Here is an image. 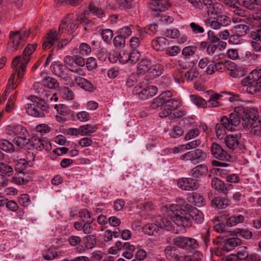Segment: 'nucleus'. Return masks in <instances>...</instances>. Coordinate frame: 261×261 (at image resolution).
Returning a JSON list of instances; mask_svg holds the SVG:
<instances>
[{
    "label": "nucleus",
    "instance_id": "e433bc0d",
    "mask_svg": "<svg viewBox=\"0 0 261 261\" xmlns=\"http://www.w3.org/2000/svg\"><path fill=\"white\" fill-rule=\"evenodd\" d=\"M249 27L246 24L240 23L233 27L231 31L233 33L237 34L239 36H244L249 31Z\"/></svg>",
    "mask_w": 261,
    "mask_h": 261
},
{
    "label": "nucleus",
    "instance_id": "2f4dec72",
    "mask_svg": "<svg viewBox=\"0 0 261 261\" xmlns=\"http://www.w3.org/2000/svg\"><path fill=\"white\" fill-rule=\"evenodd\" d=\"M222 118H226L227 119L228 122H226V123L229 125V127H231L230 131L234 130V127L238 126L241 122L239 117L236 113H231L228 117L225 116Z\"/></svg>",
    "mask_w": 261,
    "mask_h": 261
},
{
    "label": "nucleus",
    "instance_id": "473e14b6",
    "mask_svg": "<svg viewBox=\"0 0 261 261\" xmlns=\"http://www.w3.org/2000/svg\"><path fill=\"white\" fill-rule=\"evenodd\" d=\"M244 113L243 122L247 121V120H254L259 118L257 111L253 108H246L244 109Z\"/></svg>",
    "mask_w": 261,
    "mask_h": 261
},
{
    "label": "nucleus",
    "instance_id": "72a5a7b5",
    "mask_svg": "<svg viewBox=\"0 0 261 261\" xmlns=\"http://www.w3.org/2000/svg\"><path fill=\"white\" fill-rule=\"evenodd\" d=\"M89 12L85 11L83 13H86L87 18L90 16H95L99 18H102L105 17V13L101 9L94 6L93 4H90L89 6Z\"/></svg>",
    "mask_w": 261,
    "mask_h": 261
},
{
    "label": "nucleus",
    "instance_id": "7c9ffc66",
    "mask_svg": "<svg viewBox=\"0 0 261 261\" xmlns=\"http://www.w3.org/2000/svg\"><path fill=\"white\" fill-rule=\"evenodd\" d=\"M241 240L238 238H230L224 243L222 250L229 252L233 250L236 247L240 245Z\"/></svg>",
    "mask_w": 261,
    "mask_h": 261
},
{
    "label": "nucleus",
    "instance_id": "4d7b16f0",
    "mask_svg": "<svg viewBox=\"0 0 261 261\" xmlns=\"http://www.w3.org/2000/svg\"><path fill=\"white\" fill-rule=\"evenodd\" d=\"M26 113L33 117H38L37 116L39 115L38 112L35 107V103H27L24 106Z\"/></svg>",
    "mask_w": 261,
    "mask_h": 261
},
{
    "label": "nucleus",
    "instance_id": "7ed1b4c3",
    "mask_svg": "<svg viewBox=\"0 0 261 261\" xmlns=\"http://www.w3.org/2000/svg\"><path fill=\"white\" fill-rule=\"evenodd\" d=\"M241 84L246 86L248 93L254 94L261 90V69L254 70L243 79Z\"/></svg>",
    "mask_w": 261,
    "mask_h": 261
},
{
    "label": "nucleus",
    "instance_id": "aec40b11",
    "mask_svg": "<svg viewBox=\"0 0 261 261\" xmlns=\"http://www.w3.org/2000/svg\"><path fill=\"white\" fill-rule=\"evenodd\" d=\"M226 122H228L226 118H221L220 123H217L215 126V132L217 138L219 139H222L226 134V129L230 130L231 127L227 125Z\"/></svg>",
    "mask_w": 261,
    "mask_h": 261
},
{
    "label": "nucleus",
    "instance_id": "58836bf2",
    "mask_svg": "<svg viewBox=\"0 0 261 261\" xmlns=\"http://www.w3.org/2000/svg\"><path fill=\"white\" fill-rule=\"evenodd\" d=\"M79 216L83 222L93 223L94 218L92 217L93 214L86 208L81 210L79 212Z\"/></svg>",
    "mask_w": 261,
    "mask_h": 261
},
{
    "label": "nucleus",
    "instance_id": "ea45409f",
    "mask_svg": "<svg viewBox=\"0 0 261 261\" xmlns=\"http://www.w3.org/2000/svg\"><path fill=\"white\" fill-rule=\"evenodd\" d=\"M41 84L42 85V87H45L50 89H56L59 87L57 81L49 76L43 78Z\"/></svg>",
    "mask_w": 261,
    "mask_h": 261
},
{
    "label": "nucleus",
    "instance_id": "13d9d810",
    "mask_svg": "<svg viewBox=\"0 0 261 261\" xmlns=\"http://www.w3.org/2000/svg\"><path fill=\"white\" fill-rule=\"evenodd\" d=\"M223 174H225L226 180L228 182L237 183L240 180V178L237 174L231 173L228 174L226 170H222Z\"/></svg>",
    "mask_w": 261,
    "mask_h": 261
},
{
    "label": "nucleus",
    "instance_id": "6e6552de",
    "mask_svg": "<svg viewBox=\"0 0 261 261\" xmlns=\"http://www.w3.org/2000/svg\"><path fill=\"white\" fill-rule=\"evenodd\" d=\"M212 155L214 158L222 161H233V157L227 152L219 144L213 142L210 146Z\"/></svg>",
    "mask_w": 261,
    "mask_h": 261
},
{
    "label": "nucleus",
    "instance_id": "de8ad7c7",
    "mask_svg": "<svg viewBox=\"0 0 261 261\" xmlns=\"http://www.w3.org/2000/svg\"><path fill=\"white\" fill-rule=\"evenodd\" d=\"M0 148L7 153H12L15 150L13 143L6 139L0 140Z\"/></svg>",
    "mask_w": 261,
    "mask_h": 261
},
{
    "label": "nucleus",
    "instance_id": "bb28decb",
    "mask_svg": "<svg viewBox=\"0 0 261 261\" xmlns=\"http://www.w3.org/2000/svg\"><path fill=\"white\" fill-rule=\"evenodd\" d=\"M74 81L77 86L86 91L90 92L94 88L93 85L90 81L80 76H75Z\"/></svg>",
    "mask_w": 261,
    "mask_h": 261
},
{
    "label": "nucleus",
    "instance_id": "4be33fe9",
    "mask_svg": "<svg viewBox=\"0 0 261 261\" xmlns=\"http://www.w3.org/2000/svg\"><path fill=\"white\" fill-rule=\"evenodd\" d=\"M211 186L219 192L226 194L231 188V185H228L227 186L222 180L218 178L213 177L211 180Z\"/></svg>",
    "mask_w": 261,
    "mask_h": 261
},
{
    "label": "nucleus",
    "instance_id": "ddd939ff",
    "mask_svg": "<svg viewBox=\"0 0 261 261\" xmlns=\"http://www.w3.org/2000/svg\"><path fill=\"white\" fill-rule=\"evenodd\" d=\"M240 133L229 134L224 139V143L230 150H234L240 147Z\"/></svg>",
    "mask_w": 261,
    "mask_h": 261
},
{
    "label": "nucleus",
    "instance_id": "69168bd1",
    "mask_svg": "<svg viewBox=\"0 0 261 261\" xmlns=\"http://www.w3.org/2000/svg\"><path fill=\"white\" fill-rule=\"evenodd\" d=\"M134 29L133 25H129L122 28L119 30V34L125 38H128L132 33V30Z\"/></svg>",
    "mask_w": 261,
    "mask_h": 261
},
{
    "label": "nucleus",
    "instance_id": "1a4fd4ad",
    "mask_svg": "<svg viewBox=\"0 0 261 261\" xmlns=\"http://www.w3.org/2000/svg\"><path fill=\"white\" fill-rule=\"evenodd\" d=\"M30 61V58L20 55L16 57L12 62V67L19 79L23 77L26 66Z\"/></svg>",
    "mask_w": 261,
    "mask_h": 261
},
{
    "label": "nucleus",
    "instance_id": "052dcab7",
    "mask_svg": "<svg viewBox=\"0 0 261 261\" xmlns=\"http://www.w3.org/2000/svg\"><path fill=\"white\" fill-rule=\"evenodd\" d=\"M223 13H221L220 16H218L215 18L217 19L221 27H226L230 25L231 22V19L227 16L223 15Z\"/></svg>",
    "mask_w": 261,
    "mask_h": 261
},
{
    "label": "nucleus",
    "instance_id": "393cba45",
    "mask_svg": "<svg viewBox=\"0 0 261 261\" xmlns=\"http://www.w3.org/2000/svg\"><path fill=\"white\" fill-rule=\"evenodd\" d=\"M250 36L254 40L251 42V46L255 51L261 53V45L257 41L261 42V29H258L256 32L252 31L250 33Z\"/></svg>",
    "mask_w": 261,
    "mask_h": 261
},
{
    "label": "nucleus",
    "instance_id": "0eeeda50",
    "mask_svg": "<svg viewBox=\"0 0 261 261\" xmlns=\"http://www.w3.org/2000/svg\"><path fill=\"white\" fill-rule=\"evenodd\" d=\"M150 7L152 15L153 16L155 20L161 24H166L173 22V17L168 15L165 12V10L167 9L166 2L163 7L162 6H152L150 5Z\"/></svg>",
    "mask_w": 261,
    "mask_h": 261
},
{
    "label": "nucleus",
    "instance_id": "79ce46f5",
    "mask_svg": "<svg viewBox=\"0 0 261 261\" xmlns=\"http://www.w3.org/2000/svg\"><path fill=\"white\" fill-rule=\"evenodd\" d=\"M96 130L97 126L95 125L88 124L80 126V135L82 136L90 135L96 132Z\"/></svg>",
    "mask_w": 261,
    "mask_h": 261
},
{
    "label": "nucleus",
    "instance_id": "412c9836",
    "mask_svg": "<svg viewBox=\"0 0 261 261\" xmlns=\"http://www.w3.org/2000/svg\"><path fill=\"white\" fill-rule=\"evenodd\" d=\"M208 173V168L205 164L198 165L190 171V174L195 179L205 176Z\"/></svg>",
    "mask_w": 261,
    "mask_h": 261
},
{
    "label": "nucleus",
    "instance_id": "338daca9",
    "mask_svg": "<svg viewBox=\"0 0 261 261\" xmlns=\"http://www.w3.org/2000/svg\"><path fill=\"white\" fill-rule=\"evenodd\" d=\"M79 51L80 54L83 56H88L91 53V48L90 46L86 43H82L79 46Z\"/></svg>",
    "mask_w": 261,
    "mask_h": 261
},
{
    "label": "nucleus",
    "instance_id": "e2e57ef3",
    "mask_svg": "<svg viewBox=\"0 0 261 261\" xmlns=\"http://www.w3.org/2000/svg\"><path fill=\"white\" fill-rule=\"evenodd\" d=\"M199 76V72L196 69H191L185 73L187 80L192 81L196 80Z\"/></svg>",
    "mask_w": 261,
    "mask_h": 261
},
{
    "label": "nucleus",
    "instance_id": "b1692460",
    "mask_svg": "<svg viewBox=\"0 0 261 261\" xmlns=\"http://www.w3.org/2000/svg\"><path fill=\"white\" fill-rule=\"evenodd\" d=\"M168 42V40L165 37H158L152 40L151 46L156 51H163L165 50Z\"/></svg>",
    "mask_w": 261,
    "mask_h": 261
},
{
    "label": "nucleus",
    "instance_id": "6ab92c4d",
    "mask_svg": "<svg viewBox=\"0 0 261 261\" xmlns=\"http://www.w3.org/2000/svg\"><path fill=\"white\" fill-rule=\"evenodd\" d=\"M32 177L26 172L18 171L15 173L11 179V181L18 185L27 184L31 180Z\"/></svg>",
    "mask_w": 261,
    "mask_h": 261
},
{
    "label": "nucleus",
    "instance_id": "49530a36",
    "mask_svg": "<svg viewBox=\"0 0 261 261\" xmlns=\"http://www.w3.org/2000/svg\"><path fill=\"white\" fill-rule=\"evenodd\" d=\"M213 205H215L216 207L220 209L225 208L229 205V200L226 198L220 197H215L212 201Z\"/></svg>",
    "mask_w": 261,
    "mask_h": 261
},
{
    "label": "nucleus",
    "instance_id": "f03ea898",
    "mask_svg": "<svg viewBox=\"0 0 261 261\" xmlns=\"http://www.w3.org/2000/svg\"><path fill=\"white\" fill-rule=\"evenodd\" d=\"M6 131L8 135L15 136L13 142L20 148H23L27 145L30 134L24 126L19 124L8 125Z\"/></svg>",
    "mask_w": 261,
    "mask_h": 261
},
{
    "label": "nucleus",
    "instance_id": "f8f14e48",
    "mask_svg": "<svg viewBox=\"0 0 261 261\" xmlns=\"http://www.w3.org/2000/svg\"><path fill=\"white\" fill-rule=\"evenodd\" d=\"M179 188L185 191H194L199 187V184L193 177H183L178 179L177 182Z\"/></svg>",
    "mask_w": 261,
    "mask_h": 261
},
{
    "label": "nucleus",
    "instance_id": "9d476101",
    "mask_svg": "<svg viewBox=\"0 0 261 261\" xmlns=\"http://www.w3.org/2000/svg\"><path fill=\"white\" fill-rule=\"evenodd\" d=\"M28 99L35 103L36 110L38 112V113H39L37 116L38 117H43L46 114L48 113V106L44 99L34 95L29 96Z\"/></svg>",
    "mask_w": 261,
    "mask_h": 261
},
{
    "label": "nucleus",
    "instance_id": "5701e85b",
    "mask_svg": "<svg viewBox=\"0 0 261 261\" xmlns=\"http://www.w3.org/2000/svg\"><path fill=\"white\" fill-rule=\"evenodd\" d=\"M225 4L229 7L234 9V13L237 15L245 16V11L241 8V2L239 0H224Z\"/></svg>",
    "mask_w": 261,
    "mask_h": 261
},
{
    "label": "nucleus",
    "instance_id": "f3484780",
    "mask_svg": "<svg viewBox=\"0 0 261 261\" xmlns=\"http://www.w3.org/2000/svg\"><path fill=\"white\" fill-rule=\"evenodd\" d=\"M184 207L189 212L190 218H192L196 223H201L203 222V215L201 211L188 203L185 204Z\"/></svg>",
    "mask_w": 261,
    "mask_h": 261
},
{
    "label": "nucleus",
    "instance_id": "c03bdc74",
    "mask_svg": "<svg viewBox=\"0 0 261 261\" xmlns=\"http://www.w3.org/2000/svg\"><path fill=\"white\" fill-rule=\"evenodd\" d=\"M83 243L86 249H92L96 244L95 237L91 234L87 235L83 237Z\"/></svg>",
    "mask_w": 261,
    "mask_h": 261
},
{
    "label": "nucleus",
    "instance_id": "603ef678",
    "mask_svg": "<svg viewBox=\"0 0 261 261\" xmlns=\"http://www.w3.org/2000/svg\"><path fill=\"white\" fill-rule=\"evenodd\" d=\"M0 172L8 176H10L13 175L14 171L12 166L4 162H1Z\"/></svg>",
    "mask_w": 261,
    "mask_h": 261
},
{
    "label": "nucleus",
    "instance_id": "4468645a",
    "mask_svg": "<svg viewBox=\"0 0 261 261\" xmlns=\"http://www.w3.org/2000/svg\"><path fill=\"white\" fill-rule=\"evenodd\" d=\"M172 93L170 91L163 92L158 97L155 98L152 102L150 107L155 109L159 107H162L171 99Z\"/></svg>",
    "mask_w": 261,
    "mask_h": 261
},
{
    "label": "nucleus",
    "instance_id": "20e7f679",
    "mask_svg": "<svg viewBox=\"0 0 261 261\" xmlns=\"http://www.w3.org/2000/svg\"><path fill=\"white\" fill-rule=\"evenodd\" d=\"M64 63L69 71L79 74L80 76H85V72L81 68L85 65V60L80 55L66 56L63 59Z\"/></svg>",
    "mask_w": 261,
    "mask_h": 261
},
{
    "label": "nucleus",
    "instance_id": "39448f33",
    "mask_svg": "<svg viewBox=\"0 0 261 261\" xmlns=\"http://www.w3.org/2000/svg\"><path fill=\"white\" fill-rule=\"evenodd\" d=\"M29 35L27 31L11 32L10 33V41L8 43L7 50L12 53L21 48L25 41V38Z\"/></svg>",
    "mask_w": 261,
    "mask_h": 261
},
{
    "label": "nucleus",
    "instance_id": "a211bd4d",
    "mask_svg": "<svg viewBox=\"0 0 261 261\" xmlns=\"http://www.w3.org/2000/svg\"><path fill=\"white\" fill-rule=\"evenodd\" d=\"M62 34L58 33L53 30H50L48 32L42 44V47L44 49L50 48L54 44L56 40H57Z\"/></svg>",
    "mask_w": 261,
    "mask_h": 261
},
{
    "label": "nucleus",
    "instance_id": "a878e982",
    "mask_svg": "<svg viewBox=\"0 0 261 261\" xmlns=\"http://www.w3.org/2000/svg\"><path fill=\"white\" fill-rule=\"evenodd\" d=\"M225 61L213 60V63L209 66L207 71V74L212 75L215 72V71L223 72L225 71Z\"/></svg>",
    "mask_w": 261,
    "mask_h": 261
},
{
    "label": "nucleus",
    "instance_id": "5fc2aeb1",
    "mask_svg": "<svg viewBox=\"0 0 261 261\" xmlns=\"http://www.w3.org/2000/svg\"><path fill=\"white\" fill-rule=\"evenodd\" d=\"M191 32L193 34H201L205 32L204 28L195 22H192L189 24Z\"/></svg>",
    "mask_w": 261,
    "mask_h": 261
},
{
    "label": "nucleus",
    "instance_id": "864d4df0",
    "mask_svg": "<svg viewBox=\"0 0 261 261\" xmlns=\"http://www.w3.org/2000/svg\"><path fill=\"white\" fill-rule=\"evenodd\" d=\"M191 100L198 107L206 108L207 107L206 101L200 96L196 95H191Z\"/></svg>",
    "mask_w": 261,
    "mask_h": 261
},
{
    "label": "nucleus",
    "instance_id": "c756f323",
    "mask_svg": "<svg viewBox=\"0 0 261 261\" xmlns=\"http://www.w3.org/2000/svg\"><path fill=\"white\" fill-rule=\"evenodd\" d=\"M187 200L189 202L198 206H203L205 204V200L203 196L196 192H193L191 194H189L187 197Z\"/></svg>",
    "mask_w": 261,
    "mask_h": 261
},
{
    "label": "nucleus",
    "instance_id": "680f3d73",
    "mask_svg": "<svg viewBox=\"0 0 261 261\" xmlns=\"http://www.w3.org/2000/svg\"><path fill=\"white\" fill-rule=\"evenodd\" d=\"M129 63L134 64L137 63L141 57L140 51L138 49H132L129 52Z\"/></svg>",
    "mask_w": 261,
    "mask_h": 261
},
{
    "label": "nucleus",
    "instance_id": "4c0bfd02",
    "mask_svg": "<svg viewBox=\"0 0 261 261\" xmlns=\"http://www.w3.org/2000/svg\"><path fill=\"white\" fill-rule=\"evenodd\" d=\"M233 232L237 237L246 240L251 239L252 237V232L247 228H237L233 230Z\"/></svg>",
    "mask_w": 261,
    "mask_h": 261
},
{
    "label": "nucleus",
    "instance_id": "6e6d98bb",
    "mask_svg": "<svg viewBox=\"0 0 261 261\" xmlns=\"http://www.w3.org/2000/svg\"><path fill=\"white\" fill-rule=\"evenodd\" d=\"M61 93L64 99L68 100H71L74 99V93L68 87H64L62 88L61 90Z\"/></svg>",
    "mask_w": 261,
    "mask_h": 261
},
{
    "label": "nucleus",
    "instance_id": "cd10ccee",
    "mask_svg": "<svg viewBox=\"0 0 261 261\" xmlns=\"http://www.w3.org/2000/svg\"><path fill=\"white\" fill-rule=\"evenodd\" d=\"M152 62L147 58L142 59L137 65V74H144L149 71L151 67Z\"/></svg>",
    "mask_w": 261,
    "mask_h": 261
},
{
    "label": "nucleus",
    "instance_id": "3c124183",
    "mask_svg": "<svg viewBox=\"0 0 261 261\" xmlns=\"http://www.w3.org/2000/svg\"><path fill=\"white\" fill-rule=\"evenodd\" d=\"M163 34L166 37L171 39L178 38L180 35L179 31L176 29H168L163 31Z\"/></svg>",
    "mask_w": 261,
    "mask_h": 261
},
{
    "label": "nucleus",
    "instance_id": "37998d69",
    "mask_svg": "<svg viewBox=\"0 0 261 261\" xmlns=\"http://www.w3.org/2000/svg\"><path fill=\"white\" fill-rule=\"evenodd\" d=\"M178 250L173 246H168L165 249V256L168 260L178 259Z\"/></svg>",
    "mask_w": 261,
    "mask_h": 261
},
{
    "label": "nucleus",
    "instance_id": "9b49d317",
    "mask_svg": "<svg viewBox=\"0 0 261 261\" xmlns=\"http://www.w3.org/2000/svg\"><path fill=\"white\" fill-rule=\"evenodd\" d=\"M172 219L176 225L182 228L190 227L192 224L189 213L186 209L184 211H181L180 214H176V216L173 217Z\"/></svg>",
    "mask_w": 261,
    "mask_h": 261
},
{
    "label": "nucleus",
    "instance_id": "0e129e2a",
    "mask_svg": "<svg viewBox=\"0 0 261 261\" xmlns=\"http://www.w3.org/2000/svg\"><path fill=\"white\" fill-rule=\"evenodd\" d=\"M103 41L107 43H110L113 36V32L111 29H105L101 33Z\"/></svg>",
    "mask_w": 261,
    "mask_h": 261
},
{
    "label": "nucleus",
    "instance_id": "a18cd8bd",
    "mask_svg": "<svg viewBox=\"0 0 261 261\" xmlns=\"http://www.w3.org/2000/svg\"><path fill=\"white\" fill-rule=\"evenodd\" d=\"M163 71V67L160 64H151V67L149 69L148 74L151 79L161 75Z\"/></svg>",
    "mask_w": 261,
    "mask_h": 261
},
{
    "label": "nucleus",
    "instance_id": "a19ab883",
    "mask_svg": "<svg viewBox=\"0 0 261 261\" xmlns=\"http://www.w3.org/2000/svg\"><path fill=\"white\" fill-rule=\"evenodd\" d=\"M245 220V217L242 215L232 216L226 219V224L228 226L232 227L242 223Z\"/></svg>",
    "mask_w": 261,
    "mask_h": 261
},
{
    "label": "nucleus",
    "instance_id": "c85d7f7f",
    "mask_svg": "<svg viewBox=\"0 0 261 261\" xmlns=\"http://www.w3.org/2000/svg\"><path fill=\"white\" fill-rule=\"evenodd\" d=\"M158 89L155 86H149L145 87L142 90L139 98L142 100L148 99L157 93Z\"/></svg>",
    "mask_w": 261,
    "mask_h": 261
},
{
    "label": "nucleus",
    "instance_id": "8fccbe9b",
    "mask_svg": "<svg viewBox=\"0 0 261 261\" xmlns=\"http://www.w3.org/2000/svg\"><path fill=\"white\" fill-rule=\"evenodd\" d=\"M194 160H198L199 161H204L207 158L206 152L200 149H196L191 150Z\"/></svg>",
    "mask_w": 261,
    "mask_h": 261
},
{
    "label": "nucleus",
    "instance_id": "09e8293b",
    "mask_svg": "<svg viewBox=\"0 0 261 261\" xmlns=\"http://www.w3.org/2000/svg\"><path fill=\"white\" fill-rule=\"evenodd\" d=\"M159 230V226L156 223L147 224L143 227L144 232L149 236L154 235Z\"/></svg>",
    "mask_w": 261,
    "mask_h": 261
},
{
    "label": "nucleus",
    "instance_id": "bf43d9fd",
    "mask_svg": "<svg viewBox=\"0 0 261 261\" xmlns=\"http://www.w3.org/2000/svg\"><path fill=\"white\" fill-rule=\"evenodd\" d=\"M16 166V170H19V171H23L28 167V161L24 159H14Z\"/></svg>",
    "mask_w": 261,
    "mask_h": 261
},
{
    "label": "nucleus",
    "instance_id": "f257e3e1",
    "mask_svg": "<svg viewBox=\"0 0 261 261\" xmlns=\"http://www.w3.org/2000/svg\"><path fill=\"white\" fill-rule=\"evenodd\" d=\"M86 14L85 13H82L72 21H71L73 18V15L72 14L67 15L66 17L62 21L59 25V34H63L65 31H67L68 34H72L76 29L79 23H84L85 26L84 29L86 30H87V27L94 25V23L92 21L87 20Z\"/></svg>",
    "mask_w": 261,
    "mask_h": 261
},
{
    "label": "nucleus",
    "instance_id": "774afa93",
    "mask_svg": "<svg viewBox=\"0 0 261 261\" xmlns=\"http://www.w3.org/2000/svg\"><path fill=\"white\" fill-rule=\"evenodd\" d=\"M164 105H166V108L170 109L172 112H173L180 106V102L178 100L171 98L170 100L164 104Z\"/></svg>",
    "mask_w": 261,
    "mask_h": 261
},
{
    "label": "nucleus",
    "instance_id": "423d86ee",
    "mask_svg": "<svg viewBox=\"0 0 261 261\" xmlns=\"http://www.w3.org/2000/svg\"><path fill=\"white\" fill-rule=\"evenodd\" d=\"M175 245L187 252H192L199 246L197 241L190 237L178 236L173 239Z\"/></svg>",
    "mask_w": 261,
    "mask_h": 261
},
{
    "label": "nucleus",
    "instance_id": "2eb2a0df",
    "mask_svg": "<svg viewBox=\"0 0 261 261\" xmlns=\"http://www.w3.org/2000/svg\"><path fill=\"white\" fill-rule=\"evenodd\" d=\"M46 144L47 142L44 140L34 136L29 138V141L25 147L30 149L41 151L45 148Z\"/></svg>",
    "mask_w": 261,
    "mask_h": 261
},
{
    "label": "nucleus",
    "instance_id": "f704fd0d",
    "mask_svg": "<svg viewBox=\"0 0 261 261\" xmlns=\"http://www.w3.org/2000/svg\"><path fill=\"white\" fill-rule=\"evenodd\" d=\"M156 222L159 226V229L162 228L168 231H171L173 229V225L172 223L166 218H162L159 216L157 218Z\"/></svg>",
    "mask_w": 261,
    "mask_h": 261
},
{
    "label": "nucleus",
    "instance_id": "dca6fc26",
    "mask_svg": "<svg viewBox=\"0 0 261 261\" xmlns=\"http://www.w3.org/2000/svg\"><path fill=\"white\" fill-rule=\"evenodd\" d=\"M242 124L245 129L249 130L253 135H259L261 132V120L259 118L243 122Z\"/></svg>",
    "mask_w": 261,
    "mask_h": 261
},
{
    "label": "nucleus",
    "instance_id": "c9c22d12",
    "mask_svg": "<svg viewBox=\"0 0 261 261\" xmlns=\"http://www.w3.org/2000/svg\"><path fill=\"white\" fill-rule=\"evenodd\" d=\"M34 88L36 92L43 98H46L47 99L49 98L50 99V97L53 95L50 90H45L44 88L42 87V85L41 83H35L34 84Z\"/></svg>",
    "mask_w": 261,
    "mask_h": 261
}]
</instances>
